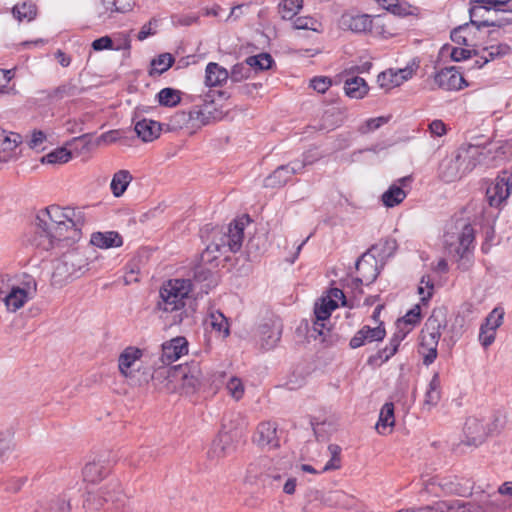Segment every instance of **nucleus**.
<instances>
[{
	"mask_svg": "<svg viewBox=\"0 0 512 512\" xmlns=\"http://www.w3.org/2000/svg\"><path fill=\"white\" fill-rule=\"evenodd\" d=\"M193 290L191 279L176 278L165 281L159 290V299L156 303L155 310L167 313L181 311L179 314L174 315L173 323H181L183 320L182 314L185 307V299Z\"/></svg>",
	"mask_w": 512,
	"mask_h": 512,
	"instance_id": "f257e3e1",
	"label": "nucleus"
},
{
	"mask_svg": "<svg viewBox=\"0 0 512 512\" xmlns=\"http://www.w3.org/2000/svg\"><path fill=\"white\" fill-rule=\"evenodd\" d=\"M125 495L118 479H111L97 491L87 492L83 507L86 512H117L125 505Z\"/></svg>",
	"mask_w": 512,
	"mask_h": 512,
	"instance_id": "f03ea898",
	"label": "nucleus"
},
{
	"mask_svg": "<svg viewBox=\"0 0 512 512\" xmlns=\"http://www.w3.org/2000/svg\"><path fill=\"white\" fill-rule=\"evenodd\" d=\"M250 222V216L245 214L234 219L227 228L213 227L209 245L220 255H225L228 252L237 253L243 245L245 226Z\"/></svg>",
	"mask_w": 512,
	"mask_h": 512,
	"instance_id": "7ed1b4c3",
	"label": "nucleus"
},
{
	"mask_svg": "<svg viewBox=\"0 0 512 512\" xmlns=\"http://www.w3.org/2000/svg\"><path fill=\"white\" fill-rule=\"evenodd\" d=\"M28 242L36 249L42 251H50L56 247L72 245L69 237L64 232L48 224L45 219L43 220L37 214L31 223Z\"/></svg>",
	"mask_w": 512,
	"mask_h": 512,
	"instance_id": "20e7f679",
	"label": "nucleus"
},
{
	"mask_svg": "<svg viewBox=\"0 0 512 512\" xmlns=\"http://www.w3.org/2000/svg\"><path fill=\"white\" fill-rule=\"evenodd\" d=\"M470 3V21L477 28L506 25L505 18L498 19L496 16L498 11H503L502 7H512V0H471Z\"/></svg>",
	"mask_w": 512,
	"mask_h": 512,
	"instance_id": "39448f33",
	"label": "nucleus"
},
{
	"mask_svg": "<svg viewBox=\"0 0 512 512\" xmlns=\"http://www.w3.org/2000/svg\"><path fill=\"white\" fill-rule=\"evenodd\" d=\"M505 147L500 143L486 146L469 145L465 147V157L472 164V170L478 166L494 167L505 158Z\"/></svg>",
	"mask_w": 512,
	"mask_h": 512,
	"instance_id": "423d86ee",
	"label": "nucleus"
},
{
	"mask_svg": "<svg viewBox=\"0 0 512 512\" xmlns=\"http://www.w3.org/2000/svg\"><path fill=\"white\" fill-rule=\"evenodd\" d=\"M455 228L460 229L461 232L458 236L459 244L454 250V256L457 257L458 268L466 271L472 265L471 247L474 248L475 230L470 222L463 218L456 219Z\"/></svg>",
	"mask_w": 512,
	"mask_h": 512,
	"instance_id": "0eeeda50",
	"label": "nucleus"
},
{
	"mask_svg": "<svg viewBox=\"0 0 512 512\" xmlns=\"http://www.w3.org/2000/svg\"><path fill=\"white\" fill-rule=\"evenodd\" d=\"M472 171V164L465 157V147L455 155L446 157L440 164V176L445 182H453Z\"/></svg>",
	"mask_w": 512,
	"mask_h": 512,
	"instance_id": "6e6552de",
	"label": "nucleus"
},
{
	"mask_svg": "<svg viewBox=\"0 0 512 512\" xmlns=\"http://www.w3.org/2000/svg\"><path fill=\"white\" fill-rule=\"evenodd\" d=\"M172 377H180L182 386L186 393H194L201 386L202 372L199 363L192 361L190 364L177 365L172 367Z\"/></svg>",
	"mask_w": 512,
	"mask_h": 512,
	"instance_id": "1a4fd4ad",
	"label": "nucleus"
},
{
	"mask_svg": "<svg viewBox=\"0 0 512 512\" xmlns=\"http://www.w3.org/2000/svg\"><path fill=\"white\" fill-rule=\"evenodd\" d=\"M282 324L277 320H266L258 326V344L264 351L273 349L281 339Z\"/></svg>",
	"mask_w": 512,
	"mask_h": 512,
	"instance_id": "9d476101",
	"label": "nucleus"
},
{
	"mask_svg": "<svg viewBox=\"0 0 512 512\" xmlns=\"http://www.w3.org/2000/svg\"><path fill=\"white\" fill-rule=\"evenodd\" d=\"M339 307L338 302L330 296H322L314 305V316L312 331L318 335H324L325 321L328 320L332 312Z\"/></svg>",
	"mask_w": 512,
	"mask_h": 512,
	"instance_id": "9b49d317",
	"label": "nucleus"
},
{
	"mask_svg": "<svg viewBox=\"0 0 512 512\" xmlns=\"http://www.w3.org/2000/svg\"><path fill=\"white\" fill-rule=\"evenodd\" d=\"M434 84L437 88L447 91L460 90L468 86L463 75L456 67H447L436 73Z\"/></svg>",
	"mask_w": 512,
	"mask_h": 512,
	"instance_id": "f8f14e48",
	"label": "nucleus"
},
{
	"mask_svg": "<svg viewBox=\"0 0 512 512\" xmlns=\"http://www.w3.org/2000/svg\"><path fill=\"white\" fill-rule=\"evenodd\" d=\"M386 336V329L384 322L380 321L378 326L370 327L364 325L356 334L350 339L349 347L351 349H357L364 346L367 343L381 342Z\"/></svg>",
	"mask_w": 512,
	"mask_h": 512,
	"instance_id": "ddd939ff",
	"label": "nucleus"
},
{
	"mask_svg": "<svg viewBox=\"0 0 512 512\" xmlns=\"http://www.w3.org/2000/svg\"><path fill=\"white\" fill-rule=\"evenodd\" d=\"M304 168V163L293 161L290 164L278 167L271 175L265 179V188L281 189L291 180L293 174L298 173Z\"/></svg>",
	"mask_w": 512,
	"mask_h": 512,
	"instance_id": "4468645a",
	"label": "nucleus"
},
{
	"mask_svg": "<svg viewBox=\"0 0 512 512\" xmlns=\"http://www.w3.org/2000/svg\"><path fill=\"white\" fill-rule=\"evenodd\" d=\"M225 426L219 431L216 438L213 440L211 448L208 452L210 458H221L229 455L235 449L236 431H226Z\"/></svg>",
	"mask_w": 512,
	"mask_h": 512,
	"instance_id": "2eb2a0df",
	"label": "nucleus"
},
{
	"mask_svg": "<svg viewBox=\"0 0 512 512\" xmlns=\"http://www.w3.org/2000/svg\"><path fill=\"white\" fill-rule=\"evenodd\" d=\"M88 266L87 259L78 250H72L64 254L61 264L57 271L67 273V277L78 278L84 273V268Z\"/></svg>",
	"mask_w": 512,
	"mask_h": 512,
	"instance_id": "dca6fc26",
	"label": "nucleus"
},
{
	"mask_svg": "<svg viewBox=\"0 0 512 512\" xmlns=\"http://www.w3.org/2000/svg\"><path fill=\"white\" fill-rule=\"evenodd\" d=\"M410 330L404 331L399 328L391 337L389 345L383 349L378 350L376 354L370 355L367 360L368 365H380L381 363L387 362L392 356H394L400 343L406 338Z\"/></svg>",
	"mask_w": 512,
	"mask_h": 512,
	"instance_id": "f3484780",
	"label": "nucleus"
},
{
	"mask_svg": "<svg viewBox=\"0 0 512 512\" xmlns=\"http://www.w3.org/2000/svg\"><path fill=\"white\" fill-rule=\"evenodd\" d=\"M21 136L0 128V163L16 160L19 156L18 146Z\"/></svg>",
	"mask_w": 512,
	"mask_h": 512,
	"instance_id": "a211bd4d",
	"label": "nucleus"
},
{
	"mask_svg": "<svg viewBox=\"0 0 512 512\" xmlns=\"http://www.w3.org/2000/svg\"><path fill=\"white\" fill-rule=\"evenodd\" d=\"M341 27L354 33H368L372 26V16L368 14L346 12L340 19Z\"/></svg>",
	"mask_w": 512,
	"mask_h": 512,
	"instance_id": "6ab92c4d",
	"label": "nucleus"
},
{
	"mask_svg": "<svg viewBox=\"0 0 512 512\" xmlns=\"http://www.w3.org/2000/svg\"><path fill=\"white\" fill-rule=\"evenodd\" d=\"M142 355L143 350L138 347L128 346L125 348L118 358V368L121 375L131 380L136 378L135 371L132 368L141 359Z\"/></svg>",
	"mask_w": 512,
	"mask_h": 512,
	"instance_id": "aec40b11",
	"label": "nucleus"
},
{
	"mask_svg": "<svg viewBox=\"0 0 512 512\" xmlns=\"http://www.w3.org/2000/svg\"><path fill=\"white\" fill-rule=\"evenodd\" d=\"M64 219L69 225V231L66 236L69 237L71 244L78 242L81 238V227L85 223V215L82 208L65 207Z\"/></svg>",
	"mask_w": 512,
	"mask_h": 512,
	"instance_id": "412c9836",
	"label": "nucleus"
},
{
	"mask_svg": "<svg viewBox=\"0 0 512 512\" xmlns=\"http://www.w3.org/2000/svg\"><path fill=\"white\" fill-rule=\"evenodd\" d=\"M465 440L463 441L468 446L477 447L481 445L488 433L485 425L477 418L470 417L466 420L464 425Z\"/></svg>",
	"mask_w": 512,
	"mask_h": 512,
	"instance_id": "4be33fe9",
	"label": "nucleus"
},
{
	"mask_svg": "<svg viewBox=\"0 0 512 512\" xmlns=\"http://www.w3.org/2000/svg\"><path fill=\"white\" fill-rule=\"evenodd\" d=\"M161 360L164 364H170L178 360L188 352V341L183 336H177L161 345Z\"/></svg>",
	"mask_w": 512,
	"mask_h": 512,
	"instance_id": "5701e85b",
	"label": "nucleus"
},
{
	"mask_svg": "<svg viewBox=\"0 0 512 512\" xmlns=\"http://www.w3.org/2000/svg\"><path fill=\"white\" fill-rule=\"evenodd\" d=\"M355 268L366 280V285L372 284L380 274L377 258L370 250L363 253L355 262Z\"/></svg>",
	"mask_w": 512,
	"mask_h": 512,
	"instance_id": "b1692460",
	"label": "nucleus"
},
{
	"mask_svg": "<svg viewBox=\"0 0 512 512\" xmlns=\"http://www.w3.org/2000/svg\"><path fill=\"white\" fill-rule=\"evenodd\" d=\"M253 442L260 447H279V439L277 437V426L275 423L267 421L261 422L253 436Z\"/></svg>",
	"mask_w": 512,
	"mask_h": 512,
	"instance_id": "393cba45",
	"label": "nucleus"
},
{
	"mask_svg": "<svg viewBox=\"0 0 512 512\" xmlns=\"http://www.w3.org/2000/svg\"><path fill=\"white\" fill-rule=\"evenodd\" d=\"M65 207H60L58 205H51L44 209H41L37 215L43 220L56 229L68 234L69 225L66 223V219H64Z\"/></svg>",
	"mask_w": 512,
	"mask_h": 512,
	"instance_id": "a878e982",
	"label": "nucleus"
},
{
	"mask_svg": "<svg viewBox=\"0 0 512 512\" xmlns=\"http://www.w3.org/2000/svg\"><path fill=\"white\" fill-rule=\"evenodd\" d=\"M189 115L192 120L198 121L201 125L224 118V113L214 105L213 101L209 102L207 99L202 106L192 110Z\"/></svg>",
	"mask_w": 512,
	"mask_h": 512,
	"instance_id": "bb28decb",
	"label": "nucleus"
},
{
	"mask_svg": "<svg viewBox=\"0 0 512 512\" xmlns=\"http://www.w3.org/2000/svg\"><path fill=\"white\" fill-rule=\"evenodd\" d=\"M438 486L447 495L468 497L473 493L474 483L469 480L466 483H462L457 477H454L441 479Z\"/></svg>",
	"mask_w": 512,
	"mask_h": 512,
	"instance_id": "cd10ccee",
	"label": "nucleus"
},
{
	"mask_svg": "<svg viewBox=\"0 0 512 512\" xmlns=\"http://www.w3.org/2000/svg\"><path fill=\"white\" fill-rule=\"evenodd\" d=\"M90 244L100 249L118 248L123 245V238L117 231L94 232Z\"/></svg>",
	"mask_w": 512,
	"mask_h": 512,
	"instance_id": "c85d7f7f",
	"label": "nucleus"
},
{
	"mask_svg": "<svg viewBox=\"0 0 512 512\" xmlns=\"http://www.w3.org/2000/svg\"><path fill=\"white\" fill-rule=\"evenodd\" d=\"M434 317H429L420 333V348L438 346L440 340L439 324L435 322Z\"/></svg>",
	"mask_w": 512,
	"mask_h": 512,
	"instance_id": "c756f323",
	"label": "nucleus"
},
{
	"mask_svg": "<svg viewBox=\"0 0 512 512\" xmlns=\"http://www.w3.org/2000/svg\"><path fill=\"white\" fill-rule=\"evenodd\" d=\"M105 460L94 459L88 462L82 470L83 478L87 482L95 483L102 480L109 473V465H105ZM109 464V461L107 462Z\"/></svg>",
	"mask_w": 512,
	"mask_h": 512,
	"instance_id": "7c9ffc66",
	"label": "nucleus"
},
{
	"mask_svg": "<svg viewBox=\"0 0 512 512\" xmlns=\"http://www.w3.org/2000/svg\"><path fill=\"white\" fill-rule=\"evenodd\" d=\"M135 132L144 142L157 139L161 133V125L151 119H142L135 124Z\"/></svg>",
	"mask_w": 512,
	"mask_h": 512,
	"instance_id": "2f4dec72",
	"label": "nucleus"
},
{
	"mask_svg": "<svg viewBox=\"0 0 512 512\" xmlns=\"http://www.w3.org/2000/svg\"><path fill=\"white\" fill-rule=\"evenodd\" d=\"M229 78L228 71L218 63L210 62L205 69V85L208 87L222 86Z\"/></svg>",
	"mask_w": 512,
	"mask_h": 512,
	"instance_id": "473e14b6",
	"label": "nucleus"
},
{
	"mask_svg": "<svg viewBox=\"0 0 512 512\" xmlns=\"http://www.w3.org/2000/svg\"><path fill=\"white\" fill-rule=\"evenodd\" d=\"M511 51L507 44H493L485 47L481 51L480 59H476L472 67L481 68L484 64L496 58L503 57Z\"/></svg>",
	"mask_w": 512,
	"mask_h": 512,
	"instance_id": "72a5a7b5",
	"label": "nucleus"
},
{
	"mask_svg": "<svg viewBox=\"0 0 512 512\" xmlns=\"http://www.w3.org/2000/svg\"><path fill=\"white\" fill-rule=\"evenodd\" d=\"M82 93V89L78 87L74 82L69 81L61 84L60 86L52 89L47 98L51 103H56L64 99H71L79 96Z\"/></svg>",
	"mask_w": 512,
	"mask_h": 512,
	"instance_id": "f704fd0d",
	"label": "nucleus"
},
{
	"mask_svg": "<svg viewBox=\"0 0 512 512\" xmlns=\"http://www.w3.org/2000/svg\"><path fill=\"white\" fill-rule=\"evenodd\" d=\"M344 90L348 97L362 99L367 95L369 87L363 78L355 76L345 81Z\"/></svg>",
	"mask_w": 512,
	"mask_h": 512,
	"instance_id": "c9c22d12",
	"label": "nucleus"
},
{
	"mask_svg": "<svg viewBox=\"0 0 512 512\" xmlns=\"http://www.w3.org/2000/svg\"><path fill=\"white\" fill-rule=\"evenodd\" d=\"M207 324L212 330L222 335L223 338H227L230 335V324L228 318L219 310L212 311L209 314Z\"/></svg>",
	"mask_w": 512,
	"mask_h": 512,
	"instance_id": "e433bc0d",
	"label": "nucleus"
},
{
	"mask_svg": "<svg viewBox=\"0 0 512 512\" xmlns=\"http://www.w3.org/2000/svg\"><path fill=\"white\" fill-rule=\"evenodd\" d=\"M486 192H511L512 190V173L504 170L498 174L494 181H485Z\"/></svg>",
	"mask_w": 512,
	"mask_h": 512,
	"instance_id": "4c0bfd02",
	"label": "nucleus"
},
{
	"mask_svg": "<svg viewBox=\"0 0 512 512\" xmlns=\"http://www.w3.org/2000/svg\"><path fill=\"white\" fill-rule=\"evenodd\" d=\"M395 425L394 404L386 402L379 413V419L376 424V429L380 434H385L387 428H392Z\"/></svg>",
	"mask_w": 512,
	"mask_h": 512,
	"instance_id": "58836bf2",
	"label": "nucleus"
},
{
	"mask_svg": "<svg viewBox=\"0 0 512 512\" xmlns=\"http://www.w3.org/2000/svg\"><path fill=\"white\" fill-rule=\"evenodd\" d=\"M24 290L19 287L13 286L8 294L4 298L5 305L8 310L15 312L24 306V304L30 299Z\"/></svg>",
	"mask_w": 512,
	"mask_h": 512,
	"instance_id": "ea45409f",
	"label": "nucleus"
},
{
	"mask_svg": "<svg viewBox=\"0 0 512 512\" xmlns=\"http://www.w3.org/2000/svg\"><path fill=\"white\" fill-rule=\"evenodd\" d=\"M192 283H203L206 289H210L216 285L214 272L203 264H198L193 270Z\"/></svg>",
	"mask_w": 512,
	"mask_h": 512,
	"instance_id": "a19ab883",
	"label": "nucleus"
},
{
	"mask_svg": "<svg viewBox=\"0 0 512 512\" xmlns=\"http://www.w3.org/2000/svg\"><path fill=\"white\" fill-rule=\"evenodd\" d=\"M133 177L128 170H120L113 175L110 183L112 192H125Z\"/></svg>",
	"mask_w": 512,
	"mask_h": 512,
	"instance_id": "79ce46f5",
	"label": "nucleus"
},
{
	"mask_svg": "<svg viewBox=\"0 0 512 512\" xmlns=\"http://www.w3.org/2000/svg\"><path fill=\"white\" fill-rule=\"evenodd\" d=\"M303 7V0H283L279 4V12L283 19H292Z\"/></svg>",
	"mask_w": 512,
	"mask_h": 512,
	"instance_id": "37998d69",
	"label": "nucleus"
},
{
	"mask_svg": "<svg viewBox=\"0 0 512 512\" xmlns=\"http://www.w3.org/2000/svg\"><path fill=\"white\" fill-rule=\"evenodd\" d=\"M12 12L14 17L19 21H31L36 16V6L32 2H24L15 5Z\"/></svg>",
	"mask_w": 512,
	"mask_h": 512,
	"instance_id": "c03bdc74",
	"label": "nucleus"
},
{
	"mask_svg": "<svg viewBox=\"0 0 512 512\" xmlns=\"http://www.w3.org/2000/svg\"><path fill=\"white\" fill-rule=\"evenodd\" d=\"M72 158V154L66 148H57L42 157V163L48 164H64Z\"/></svg>",
	"mask_w": 512,
	"mask_h": 512,
	"instance_id": "a18cd8bd",
	"label": "nucleus"
},
{
	"mask_svg": "<svg viewBox=\"0 0 512 512\" xmlns=\"http://www.w3.org/2000/svg\"><path fill=\"white\" fill-rule=\"evenodd\" d=\"M378 84L385 90H390L394 87L400 86L402 82L399 81V76L396 70L389 69L382 72L377 79Z\"/></svg>",
	"mask_w": 512,
	"mask_h": 512,
	"instance_id": "49530a36",
	"label": "nucleus"
},
{
	"mask_svg": "<svg viewBox=\"0 0 512 512\" xmlns=\"http://www.w3.org/2000/svg\"><path fill=\"white\" fill-rule=\"evenodd\" d=\"M506 416L500 411L492 415L491 421L485 425L488 436H497L506 425Z\"/></svg>",
	"mask_w": 512,
	"mask_h": 512,
	"instance_id": "de8ad7c7",
	"label": "nucleus"
},
{
	"mask_svg": "<svg viewBox=\"0 0 512 512\" xmlns=\"http://www.w3.org/2000/svg\"><path fill=\"white\" fill-rule=\"evenodd\" d=\"M397 247L398 245L395 239L387 238L379 244L373 245L369 250L370 252L373 250H379L378 256L381 259H385L391 257L395 253Z\"/></svg>",
	"mask_w": 512,
	"mask_h": 512,
	"instance_id": "09e8293b",
	"label": "nucleus"
},
{
	"mask_svg": "<svg viewBox=\"0 0 512 512\" xmlns=\"http://www.w3.org/2000/svg\"><path fill=\"white\" fill-rule=\"evenodd\" d=\"M504 315V309L497 306L486 316L481 325L492 328V330H497L503 323Z\"/></svg>",
	"mask_w": 512,
	"mask_h": 512,
	"instance_id": "8fccbe9b",
	"label": "nucleus"
},
{
	"mask_svg": "<svg viewBox=\"0 0 512 512\" xmlns=\"http://www.w3.org/2000/svg\"><path fill=\"white\" fill-rule=\"evenodd\" d=\"M273 60L267 53H261L255 56H250L246 59L247 65L251 68L258 70H266L271 67Z\"/></svg>",
	"mask_w": 512,
	"mask_h": 512,
	"instance_id": "3c124183",
	"label": "nucleus"
},
{
	"mask_svg": "<svg viewBox=\"0 0 512 512\" xmlns=\"http://www.w3.org/2000/svg\"><path fill=\"white\" fill-rule=\"evenodd\" d=\"M328 450L331 458L323 467L322 472L337 470L341 467V447L337 444H330Z\"/></svg>",
	"mask_w": 512,
	"mask_h": 512,
	"instance_id": "603ef678",
	"label": "nucleus"
},
{
	"mask_svg": "<svg viewBox=\"0 0 512 512\" xmlns=\"http://www.w3.org/2000/svg\"><path fill=\"white\" fill-rule=\"evenodd\" d=\"M390 13L398 17L417 16L419 9L406 1L397 0Z\"/></svg>",
	"mask_w": 512,
	"mask_h": 512,
	"instance_id": "864d4df0",
	"label": "nucleus"
},
{
	"mask_svg": "<svg viewBox=\"0 0 512 512\" xmlns=\"http://www.w3.org/2000/svg\"><path fill=\"white\" fill-rule=\"evenodd\" d=\"M368 33H371L374 37L382 39H388L395 35L387 28V25L379 17H372V26Z\"/></svg>",
	"mask_w": 512,
	"mask_h": 512,
	"instance_id": "5fc2aeb1",
	"label": "nucleus"
},
{
	"mask_svg": "<svg viewBox=\"0 0 512 512\" xmlns=\"http://www.w3.org/2000/svg\"><path fill=\"white\" fill-rule=\"evenodd\" d=\"M158 100L161 105L173 107L180 102V95L175 89L164 88L158 93Z\"/></svg>",
	"mask_w": 512,
	"mask_h": 512,
	"instance_id": "6e6d98bb",
	"label": "nucleus"
},
{
	"mask_svg": "<svg viewBox=\"0 0 512 512\" xmlns=\"http://www.w3.org/2000/svg\"><path fill=\"white\" fill-rule=\"evenodd\" d=\"M422 318L421 307L416 304L413 308L407 311V313L400 319L397 320V327L400 328V323H404L406 325H411L412 327L416 326L420 323Z\"/></svg>",
	"mask_w": 512,
	"mask_h": 512,
	"instance_id": "4d7b16f0",
	"label": "nucleus"
},
{
	"mask_svg": "<svg viewBox=\"0 0 512 512\" xmlns=\"http://www.w3.org/2000/svg\"><path fill=\"white\" fill-rule=\"evenodd\" d=\"M320 23L308 16L298 17L293 22V27L295 29H304V30H312L315 32H320Z\"/></svg>",
	"mask_w": 512,
	"mask_h": 512,
	"instance_id": "13d9d810",
	"label": "nucleus"
},
{
	"mask_svg": "<svg viewBox=\"0 0 512 512\" xmlns=\"http://www.w3.org/2000/svg\"><path fill=\"white\" fill-rule=\"evenodd\" d=\"M389 119H390L389 116H380V117H376V118H370V119L366 120L360 126L359 131L362 134H366V133L375 131L378 128H380L381 126H383L384 124H386L389 121Z\"/></svg>",
	"mask_w": 512,
	"mask_h": 512,
	"instance_id": "bf43d9fd",
	"label": "nucleus"
},
{
	"mask_svg": "<svg viewBox=\"0 0 512 512\" xmlns=\"http://www.w3.org/2000/svg\"><path fill=\"white\" fill-rule=\"evenodd\" d=\"M173 63V56L169 53H164L152 61V66L154 67V70H156L159 74H162L167 71Z\"/></svg>",
	"mask_w": 512,
	"mask_h": 512,
	"instance_id": "052dcab7",
	"label": "nucleus"
},
{
	"mask_svg": "<svg viewBox=\"0 0 512 512\" xmlns=\"http://www.w3.org/2000/svg\"><path fill=\"white\" fill-rule=\"evenodd\" d=\"M216 253H218L217 250H214V248L212 246H210L209 244L206 246L205 250L201 253L200 255V263L199 264H203V265H210L211 267H217L218 266V257L219 255H217Z\"/></svg>",
	"mask_w": 512,
	"mask_h": 512,
	"instance_id": "680f3d73",
	"label": "nucleus"
},
{
	"mask_svg": "<svg viewBox=\"0 0 512 512\" xmlns=\"http://www.w3.org/2000/svg\"><path fill=\"white\" fill-rule=\"evenodd\" d=\"M250 76V67L247 63H239L233 66L230 77L235 82H240Z\"/></svg>",
	"mask_w": 512,
	"mask_h": 512,
	"instance_id": "e2e57ef3",
	"label": "nucleus"
},
{
	"mask_svg": "<svg viewBox=\"0 0 512 512\" xmlns=\"http://www.w3.org/2000/svg\"><path fill=\"white\" fill-rule=\"evenodd\" d=\"M496 338V330L492 328L480 326L479 330V341L484 348H488L493 344Z\"/></svg>",
	"mask_w": 512,
	"mask_h": 512,
	"instance_id": "0e129e2a",
	"label": "nucleus"
},
{
	"mask_svg": "<svg viewBox=\"0 0 512 512\" xmlns=\"http://www.w3.org/2000/svg\"><path fill=\"white\" fill-rule=\"evenodd\" d=\"M152 456L153 451L149 447H142L132 455L131 462L136 466H141L142 463H147Z\"/></svg>",
	"mask_w": 512,
	"mask_h": 512,
	"instance_id": "69168bd1",
	"label": "nucleus"
},
{
	"mask_svg": "<svg viewBox=\"0 0 512 512\" xmlns=\"http://www.w3.org/2000/svg\"><path fill=\"white\" fill-rule=\"evenodd\" d=\"M21 286H18L20 289L24 290L26 292V295L29 297L32 296L36 292L37 289V283L33 276L23 273L22 279H21Z\"/></svg>",
	"mask_w": 512,
	"mask_h": 512,
	"instance_id": "338daca9",
	"label": "nucleus"
},
{
	"mask_svg": "<svg viewBox=\"0 0 512 512\" xmlns=\"http://www.w3.org/2000/svg\"><path fill=\"white\" fill-rule=\"evenodd\" d=\"M453 510H457V512H479L478 501L453 500Z\"/></svg>",
	"mask_w": 512,
	"mask_h": 512,
	"instance_id": "774afa93",
	"label": "nucleus"
}]
</instances>
